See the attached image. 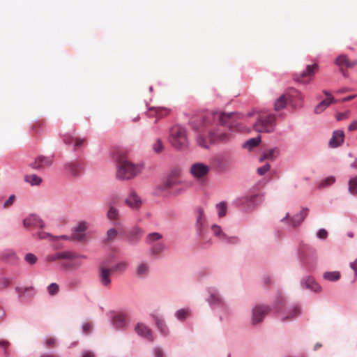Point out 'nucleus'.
<instances>
[{"instance_id":"4","label":"nucleus","mask_w":357,"mask_h":357,"mask_svg":"<svg viewBox=\"0 0 357 357\" xmlns=\"http://www.w3.org/2000/svg\"><path fill=\"white\" fill-rule=\"evenodd\" d=\"M162 238V234L158 232L150 233L146 238V243L149 245V256L153 259H160L167 249L165 243L160 241Z\"/></svg>"},{"instance_id":"31","label":"nucleus","mask_w":357,"mask_h":357,"mask_svg":"<svg viewBox=\"0 0 357 357\" xmlns=\"http://www.w3.org/2000/svg\"><path fill=\"white\" fill-rule=\"evenodd\" d=\"M279 149L273 148L264 151L259 158V162H263L265 160H273L279 154Z\"/></svg>"},{"instance_id":"11","label":"nucleus","mask_w":357,"mask_h":357,"mask_svg":"<svg viewBox=\"0 0 357 357\" xmlns=\"http://www.w3.org/2000/svg\"><path fill=\"white\" fill-rule=\"evenodd\" d=\"M110 319L111 324L115 329L119 331H123L126 329L129 322V317L128 313L125 312H116L110 317Z\"/></svg>"},{"instance_id":"61","label":"nucleus","mask_w":357,"mask_h":357,"mask_svg":"<svg viewBox=\"0 0 357 357\" xmlns=\"http://www.w3.org/2000/svg\"><path fill=\"white\" fill-rule=\"evenodd\" d=\"M75 138H76L75 137H73V135L68 134V135H63V140L65 144H71L73 143L75 144Z\"/></svg>"},{"instance_id":"33","label":"nucleus","mask_w":357,"mask_h":357,"mask_svg":"<svg viewBox=\"0 0 357 357\" xmlns=\"http://www.w3.org/2000/svg\"><path fill=\"white\" fill-rule=\"evenodd\" d=\"M43 228L44 225H40L36 231L31 230L33 237L38 239L53 238V236L50 233L43 231Z\"/></svg>"},{"instance_id":"55","label":"nucleus","mask_w":357,"mask_h":357,"mask_svg":"<svg viewBox=\"0 0 357 357\" xmlns=\"http://www.w3.org/2000/svg\"><path fill=\"white\" fill-rule=\"evenodd\" d=\"M56 339L54 337H45L43 340V344L45 346H47V347H53L56 344Z\"/></svg>"},{"instance_id":"32","label":"nucleus","mask_w":357,"mask_h":357,"mask_svg":"<svg viewBox=\"0 0 357 357\" xmlns=\"http://www.w3.org/2000/svg\"><path fill=\"white\" fill-rule=\"evenodd\" d=\"M336 100L333 97H331L330 99H325L320 102L314 107V112L316 114H321L331 104L335 103Z\"/></svg>"},{"instance_id":"54","label":"nucleus","mask_w":357,"mask_h":357,"mask_svg":"<svg viewBox=\"0 0 357 357\" xmlns=\"http://www.w3.org/2000/svg\"><path fill=\"white\" fill-rule=\"evenodd\" d=\"M287 97H288V99H291V98H296L298 100L303 99L302 94L298 91H297L296 89H291V93L287 94Z\"/></svg>"},{"instance_id":"40","label":"nucleus","mask_w":357,"mask_h":357,"mask_svg":"<svg viewBox=\"0 0 357 357\" xmlns=\"http://www.w3.org/2000/svg\"><path fill=\"white\" fill-rule=\"evenodd\" d=\"M58 255L59 259L73 260L79 257L77 254L72 251L58 252Z\"/></svg>"},{"instance_id":"46","label":"nucleus","mask_w":357,"mask_h":357,"mask_svg":"<svg viewBox=\"0 0 357 357\" xmlns=\"http://www.w3.org/2000/svg\"><path fill=\"white\" fill-rule=\"evenodd\" d=\"M307 215V210H306V209L301 210L299 213L295 215L292 218V219H291L292 223H300V222H303L305 220Z\"/></svg>"},{"instance_id":"36","label":"nucleus","mask_w":357,"mask_h":357,"mask_svg":"<svg viewBox=\"0 0 357 357\" xmlns=\"http://www.w3.org/2000/svg\"><path fill=\"white\" fill-rule=\"evenodd\" d=\"M24 181L31 185H39L43 182V178L36 174H29L24 176Z\"/></svg>"},{"instance_id":"29","label":"nucleus","mask_w":357,"mask_h":357,"mask_svg":"<svg viewBox=\"0 0 357 357\" xmlns=\"http://www.w3.org/2000/svg\"><path fill=\"white\" fill-rule=\"evenodd\" d=\"M155 324L157 330L160 333V334L164 337H167L169 334V329L167 326L165 321L159 317H155Z\"/></svg>"},{"instance_id":"23","label":"nucleus","mask_w":357,"mask_h":357,"mask_svg":"<svg viewBox=\"0 0 357 357\" xmlns=\"http://www.w3.org/2000/svg\"><path fill=\"white\" fill-rule=\"evenodd\" d=\"M170 113V109L166 107H153L149 109L147 115L149 117L162 118L167 116Z\"/></svg>"},{"instance_id":"1","label":"nucleus","mask_w":357,"mask_h":357,"mask_svg":"<svg viewBox=\"0 0 357 357\" xmlns=\"http://www.w3.org/2000/svg\"><path fill=\"white\" fill-rule=\"evenodd\" d=\"M298 259L301 266L307 272L311 273L316 270L318 263V254L313 246L302 243L298 248Z\"/></svg>"},{"instance_id":"24","label":"nucleus","mask_w":357,"mask_h":357,"mask_svg":"<svg viewBox=\"0 0 357 357\" xmlns=\"http://www.w3.org/2000/svg\"><path fill=\"white\" fill-rule=\"evenodd\" d=\"M344 133L342 130H337L333 132V136L329 141V146L331 148H336L340 146L344 142Z\"/></svg>"},{"instance_id":"3","label":"nucleus","mask_w":357,"mask_h":357,"mask_svg":"<svg viewBox=\"0 0 357 357\" xmlns=\"http://www.w3.org/2000/svg\"><path fill=\"white\" fill-rule=\"evenodd\" d=\"M195 129L198 132L197 142L201 147L207 149L211 143L216 142L218 139L221 142H226L230 139L231 135L227 133L215 135L206 128L204 124L201 128L195 127Z\"/></svg>"},{"instance_id":"63","label":"nucleus","mask_w":357,"mask_h":357,"mask_svg":"<svg viewBox=\"0 0 357 357\" xmlns=\"http://www.w3.org/2000/svg\"><path fill=\"white\" fill-rule=\"evenodd\" d=\"M9 342L4 340H0V347L3 349V354L5 355V357H8V352L6 350V348L8 347Z\"/></svg>"},{"instance_id":"39","label":"nucleus","mask_w":357,"mask_h":357,"mask_svg":"<svg viewBox=\"0 0 357 357\" xmlns=\"http://www.w3.org/2000/svg\"><path fill=\"white\" fill-rule=\"evenodd\" d=\"M215 209L219 218L225 217L227 211V204L225 202H221L215 205Z\"/></svg>"},{"instance_id":"15","label":"nucleus","mask_w":357,"mask_h":357,"mask_svg":"<svg viewBox=\"0 0 357 357\" xmlns=\"http://www.w3.org/2000/svg\"><path fill=\"white\" fill-rule=\"evenodd\" d=\"M300 284L303 289H309L315 293H319L321 291V287L311 275L303 276L300 280Z\"/></svg>"},{"instance_id":"35","label":"nucleus","mask_w":357,"mask_h":357,"mask_svg":"<svg viewBox=\"0 0 357 357\" xmlns=\"http://www.w3.org/2000/svg\"><path fill=\"white\" fill-rule=\"evenodd\" d=\"M67 170L73 175V176H78L82 172L81 165L77 162H73L67 165Z\"/></svg>"},{"instance_id":"25","label":"nucleus","mask_w":357,"mask_h":357,"mask_svg":"<svg viewBox=\"0 0 357 357\" xmlns=\"http://www.w3.org/2000/svg\"><path fill=\"white\" fill-rule=\"evenodd\" d=\"M287 303V298L283 294H278L273 303V308L278 315L285 310Z\"/></svg>"},{"instance_id":"51","label":"nucleus","mask_w":357,"mask_h":357,"mask_svg":"<svg viewBox=\"0 0 357 357\" xmlns=\"http://www.w3.org/2000/svg\"><path fill=\"white\" fill-rule=\"evenodd\" d=\"M152 354L153 357H165V352L160 346H155L153 347Z\"/></svg>"},{"instance_id":"52","label":"nucleus","mask_w":357,"mask_h":357,"mask_svg":"<svg viewBox=\"0 0 357 357\" xmlns=\"http://www.w3.org/2000/svg\"><path fill=\"white\" fill-rule=\"evenodd\" d=\"M47 289L50 295L54 296L58 294L59 290V286L58 284L52 282L47 286Z\"/></svg>"},{"instance_id":"13","label":"nucleus","mask_w":357,"mask_h":357,"mask_svg":"<svg viewBox=\"0 0 357 357\" xmlns=\"http://www.w3.org/2000/svg\"><path fill=\"white\" fill-rule=\"evenodd\" d=\"M302 313L301 307L298 304H294L286 307L284 311L281 312L279 317L283 321H291L298 318Z\"/></svg>"},{"instance_id":"17","label":"nucleus","mask_w":357,"mask_h":357,"mask_svg":"<svg viewBox=\"0 0 357 357\" xmlns=\"http://www.w3.org/2000/svg\"><path fill=\"white\" fill-rule=\"evenodd\" d=\"M124 203L129 208L137 210L141 207L142 201L134 190H130L129 194L124 199Z\"/></svg>"},{"instance_id":"43","label":"nucleus","mask_w":357,"mask_h":357,"mask_svg":"<svg viewBox=\"0 0 357 357\" xmlns=\"http://www.w3.org/2000/svg\"><path fill=\"white\" fill-rule=\"evenodd\" d=\"M128 266L129 264L127 261H120L112 266V270L116 272H123L128 268Z\"/></svg>"},{"instance_id":"16","label":"nucleus","mask_w":357,"mask_h":357,"mask_svg":"<svg viewBox=\"0 0 357 357\" xmlns=\"http://www.w3.org/2000/svg\"><path fill=\"white\" fill-rule=\"evenodd\" d=\"M135 331L142 338L149 342L154 341V335L153 331L146 324L143 323H137L135 327Z\"/></svg>"},{"instance_id":"6","label":"nucleus","mask_w":357,"mask_h":357,"mask_svg":"<svg viewBox=\"0 0 357 357\" xmlns=\"http://www.w3.org/2000/svg\"><path fill=\"white\" fill-rule=\"evenodd\" d=\"M141 167L135 165L128 159L121 158L118 162L116 176L120 179H130L135 176Z\"/></svg>"},{"instance_id":"56","label":"nucleus","mask_w":357,"mask_h":357,"mask_svg":"<svg viewBox=\"0 0 357 357\" xmlns=\"http://www.w3.org/2000/svg\"><path fill=\"white\" fill-rule=\"evenodd\" d=\"M16 199V197L14 195H10L3 203V208H7L11 206Z\"/></svg>"},{"instance_id":"59","label":"nucleus","mask_w":357,"mask_h":357,"mask_svg":"<svg viewBox=\"0 0 357 357\" xmlns=\"http://www.w3.org/2000/svg\"><path fill=\"white\" fill-rule=\"evenodd\" d=\"M316 236L318 238L321 239V240H324L327 238L328 236V232L327 231L322 228V229H319L317 231V234H316Z\"/></svg>"},{"instance_id":"28","label":"nucleus","mask_w":357,"mask_h":357,"mask_svg":"<svg viewBox=\"0 0 357 357\" xmlns=\"http://www.w3.org/2000/svg\"><path fill=\"white\" fill-rule=\"evenodd\" d=\"M214 312L218 317L219 320L222 322L227 321L231 314V309L227 303L225 304L219 309L215 310Z\"/></svg>"},{"instance_id":"38","label":"nucleus","mask_w":357,"mask_h":357,"mask_svg":"<svg viewBox=\"0 0 357 357\" xmlns=\"http://www.w3.org/2000/svg\"><path fill=\"white\" fill-rule=\"evenodd\" d=\"M323 278L330 282H335L340 278V273L339 271H326L324 273Z\"/></svg>"},{"instance_id":"12","label":"nucleus","mask_w":357,"mask_h":357,"mask_svg":"<svg viewBox=\"0 0 357 357\" xmlns=\"http://www.w3.org/2000/svg\"><path fill=\"white\" fill-rule=\"evenodd\" d=\"M317 70V64L308 65L303 73L294 75V79L301 84H308Z\"/></svg>"},{"instance_id":"47","label":"nucleus","mask_w":357,"mask_h":357,"mask_svg":"<svg viewBox=\"0 0 357 357\" xmlns=\"http://www.w3.org/2000/svg\"><path fill=\"white\" fill-rule=\"evenodd\" d=\"M15 291L18 294V298L20 300H22L24 297V295L26 293L30 294V291L33 290L32 287H16L15 288Z\"/></svg>"},{"instance_id":"30","label":"nucleus","mask_w":357,"mask_h":357,"mask_svg":"<svg viewBox=\"0 0 357 357\" xmlns=\"http://www.w3.org/2000/svg\"><path fill=\"white\" fill-rule=\"evenodd\" d=\"M112 270L105 267L100 268V282L104 287H107L111 284L110 275Z\"/></svg>"},{"instance_id":"7","label":"nucleus","mask_w":357,"mask_h":357,"mask_svg":"<svg viewBox=\"0 0 357 357\" xmlns=\"http://www.w3.org/2000/svg\"><path fill=\"white\" fill-rule=\"evenodd\" d=\"M206 291L208 294L206 302L212 310L215 311L227 303L218 288L209 287L206 289Z\"/></svg>"},{"instance_id":"8","label":"nucleus","mask_w":357,"mask_h":357,"mask_svg":"<svg viewBox=\"0 0 357 357\" xmlns=\"http://www.w3.org/2000/svg\"><path fill=\"white\" fill-rule=\"evenodd\" d=\"M275 116L273 114L261 115L253 125L254 129L259 132H271L274 130Z\"/></svg>"},{"instance_id":"41","label":"nucleus","mask_w":357,"mask_h":357,"mask_svg":"<svg viewBox=\"0 0 357 357\" xmlns=\"http://www.w3.org/2000/svg\"><path fill=\"white\" fill-rule=\"evenodd\" d=\"M107 216L109 220H118L119 218V211L114 206H109V209L107 213Z\"/></svg>"},{"instance_id":"34","label":"nucleus","mask_w":357,"mask_h":357,"mask_svg":"<svg viewBox=\"0 0 357 357\" xmlns=\"http://www.w3.org/2000/svg\"><path fill=\"white\" fill-rule=\"evenodd\" d=\"M181 174V170L179 169H174L171 171L169 174V178L167 181V186L171 187L177 183L178 178Z\"/></svg>"},{"instance_id":"44","label":"nucleus","mask_w":357,"mask_h":357,"mask_svg":"<svg viewBox=\"0 0 357 357\" xmlns=\"http://www.w3.org/2000/svg\"><path fill=\"white\" fill-rule=\"evenodd\" d=\"M194 215L196 218L197 223H202L206 221L204 209L202 207H197L194 210Z\"/></svg>"},{"instance_id":"18","label":"nucleus","mask_w":357,"mask_h":357,"mask_svg":"<svg viewBox=\"0 0 357 357\" xmlns=\"http://www.w3.org/2000/svg\"><path fill=\"white\" fill-rule=\"evenodd\" d=\"M143 231L138 227H133L128 233L126 239L130 245H137L142 236Z\"/></svg>"},{"instance_id":"57","label":"nucleus","mask_w":357,"mask_h":357,"mask_svg":"<svg viewBox=\"0 0 357 357\" xmlns=\"http://www.w3.org/2000/svg\"><path fill=\"white\" fill-rule=\"evenodd\" d=\"M153 149L155 153H160L163 150V145L162 142L160 139H157V141L153 145Z\"/></svg>"},{"instance_id":"20","label":"nucleus","mask_w":357,"mask_h":357,"mask_svg":"<svg viewBox=\"0 0 357 357\" xmlns=\"http://www.w3.org/2000/svg\"><path fill=\"white\" fill-rule=\"evenodd\" d=\"M209 171V167L203 163L193 164L190 167V172L196 178H202L206 175Z\"/></svg>"},{"instance_id":"5","label":"nucleus","mask_w":357,"mask_h":357,"mask_svg":"<svg viewBox=\"0 0 357 357\" xmlns=\"http://www.w3.org/2000/svg\"><path fill=\"white\" fill-rule=\"evenodd\" d=\"M169 143L177 150H184L188 146L187 130L180 126H174L170 130Z\"/></svg>"},{"instance_id":"9","label":"nucleus","mask_w":357,"mask_h":357,"mask_svg":"<svg viewBox=\"0 0 357 357\" xmlns=\"http://www.w3.org/2000/svg\"><path fill=\"white\" fill-rule=\"evenodd\" d=\"M271 311V307L266 305H256L252 308L250 323L252 326L260 324Z\"/></svg>"},{"instance_id":"14","label":"nucleus","mask_w":357,"mask_h":357,"mask_svg":"<svg viewBox=\"0 0 357 357\" xmlns=\"http://www.w3.org/2000/svg\"><path fill=\"white\" fill-rule=\"evenodd\" d=\"M151 264L146 259L136 263L134 268V275L138 279H146L151 273Z\"/></svg>"},{"instance_id":"21","label":"nucleus","mask_w":357,"mask_h":357,"mask_svg":"<svg viewBox=\"0 0 357 357\" xmlns=\"http://www.w3.org/2000/svg\"><path fill=\"white\" fill-rule=\"evenodd\" d=\"M234 116V113H229V114L219 113V112L213 113L214 118L218 117L220 122L221 123V124L227 125L230 129H234V128L236 126L232 122Z\"/></svg>"},{"instance_id":"2","label":"nucleus","mask_w":357,"mask_h":357,"mask_svg":"<svg viewBox=\"0 0 357 357\" xmlns=\"http://www.w3.org/2000/svg\"><path fill=\"white\" fill-rule=\"evenodd\" d=\"M208 226H209V229L213 235L222 241L231 245L238 244L239 243L240 240L237 236L233 235L226 227H222L220 225H197L196 230L198 235H204V231L208 229L206 228Z\"/></svg>"},{"instance_id":"27","label":"nucleus","mask_w":357,"mask_h":357,"mask_svg":"<svg viewBox=\"0 0 357 357\" xmlns=\"http://www.w3.org/2000/svg\"><path fill=\"white\" fill-rule=\"evenodd\" d=\"M0 259L6 262L15 263L19 259L13 249H6L1 252Z\"/></svg>"},{"instance_id":"60","label":"nucleus","mask_w":357,"mask_h":357,"mask_svg":"<svg viewBox=\"0 0 357 357\" xmlns=\"http://www.w3.org/2000/svg\"><path fill=\"white\" fill-rule=\"evenodd\" d=\"M10 284V280L6 277L0 278V289H5Z\"/></svg>"},{"instance_id":"64","label":"nucleus","mask_w":357,"mask_h":357,"mask_svg":"<svg viewBox=\"0 0 357 357\" xmlns=\"http://www.w3.org/2000/svg\"><path fill=\"white\" fill-rule=\"evenodd\" d=\"M58 259H59V256L58 255V252L52 254V255H48L45 257V260L47 261H50V262L55 261Z\"/></svg>"},{"instance_id":"53","label":"nucleus","mask_w":357,"mask_h":357,"mask_svg":"<svg viewBox=\"0 0 357 357\" xmlns=\"http://www.w3.org/2000/svg\"><path fill=\"white\" fill-rule=\"evenodd\" d=\"M335 181V178L334 176H329V177L322 180L319 183V186L320 187H327V186H329V185H332L333 183H334Z\"/></svg>"},{"instance_id":"37","label":"nucleus","mask_w":357,"mask_h":357,"mask_svg":"<svg viewBox=\"0 0 357 357\" xmlns=\"http://www.w3.org/2000/svg\"><path fill=\"white\" fill-rule=\"evenodd\" d=\"M288 97L287 94H283L280 96L275 102L274 108L275 110L279 111L285 107L287 105Z\"/></svg>"},{"instance_id":"48","label":"nucleus","mask_w":357,"mask_h":357,"mask_svg":"<svg viewBox=\"0 0 357 357\" xmlns=\"http://www.w3.org/2000/svg\"><path fill=\"white\" fill-rule=\"evenodd\" d=\"M24 261H26V264L31 266H33L37 263L38 257L36 255L33 253H26L24 255Z\"/></svg>"},{"instance_id":"62","label":"nucleus","mask_w":357,"mask_h":357,"mask_svg":"<svg viewBox=\"0 0 357 357\" xmlns=\"http://www.w3.org/2000/svg\"><path fill=\"white\" fill-rule=\"evenodd\" d=\"M43 123L42 122H36L32 126V130L36 134L40 133V130L42 128Z\"/></svg>"},{"instance_id":"10","label":"nucleus","mask_w":357,"mask_h":357,"mask_svg":"<svg viewBox=\"0 0 357 357\" xmlns=\"http://www.w3.org/2000/svg\"><path fill=\"white\" fill-rule=\"evenodd\" d=\"M86 225H77V226L73 228L71 236L61 235L59 236H53V238H63L78 242H84L86 240Z\"/></svg>"},{"instance_id":"45","label":"nucleus","mask_w":357,"mask_h":357,"mask_svg":"<svg viewBox=\"0 0 357 357\" xmlns=\"http://www.w3.org/2000/svg\"><path fill=\"white\" fill-rule=\"evenodd\" d=\"M349 191L353 195H357V176L352 177L348 182Z\"/></svg>"},{"instance_id":"42","label":"nucleus","mask_w":357,"mask_h":357,"mask_svg":"<svg viewBox=\"0 0 357 357\" xmlns=\"http://www.w3.org/2000/svg\"><path fill=\"white\" fill-rule=\"evenodd\" d=\"M43 222L44 220L35 213L29 214L23 220V223H42Z\"/></svg>"},{"instance_id":"58","label":"nucleus","mask_w":357,"mask_h":357,"mask_svg":"<svg viewBox=\"0 0 357 357\" xmlns=\"http://www.w3.org/2000/svg\"><path fill=\"white\" fill-rule=\"evenodd\" d=\"M271 168V165L268 163H266L264 166L257 168V172L260 176L264 175L267 172L269 171Z\"/></svg>"},{"instance_id":"50","label":"nucleus","mask_w":357,"mask_h":357,"mask_svg":"<svg viewBox=\"0 0 357 357\" xmlns=\"http://www.w3.org/2000/svg\"><path fill=\"white\" fill-rule=\"evenodd\" d=\"M260 142V137H255V138H251L250 139H248L246 142H245L244 145H243V147L244 148H248V149H252L253 147H255L257 146L259 143Z\"/></svg>"},{"instance_id":"26","label":"nucleus","mask_w":357,"mask_h":357,"mask_svg":"<svg viewBox=\"0 0 357 357\" xmlns=\"http://www.w3.org/2000/svg\"><path fill=\"white\" fill-rule=\"evenodd\" d=\"M192 310L189 307L178 309L174 312L175 318L180 322H184L191 317Z\"/></svg>"},{"instance_id":"19","label":"nucleus","mask_w":357,"mask_h":357,"mask_svg":"<svg viewBox=\"0 0 357 357\" xmlns=\"http://www.w3.org/2000/svg\"><path fill=\"white\" fill-rule=\"evenodd\" d=\"M53 162L52 157L38 156L33 161L30 166L34 169H40L52 165Z\"/></svg>"},{"instance_id":"49","label":"nucleus","mask_w":357,"mask_h":357,"mask_svg":"<svg viewBox=\"0 0 357 357\" xmlns=\"http://www.w3.org/2000/svg\"><path fill=\"white\" fill-rule=\"evenodd\" d=\"M121 196L119 194H113L110 196L107 201V205L109 206H114L115 205H118L121 202Z\"/></svg>"},{"instance_id":"22","label":"nucleus","mask_w":357,"mask_h":357,"mask_svg":"<svg viewBox=\"0 0 357 357\" xmlns=\"http://www.w3.org/2000/svg\"><path fill=\"white\" fill-rule=\"evenodd\" d=\"M335 63L340 68L345 67L346 68H351L354 67L357 64V61H351L348 58L347 55L340 54L335 59Z\"/></svg>"}]
</instances>
